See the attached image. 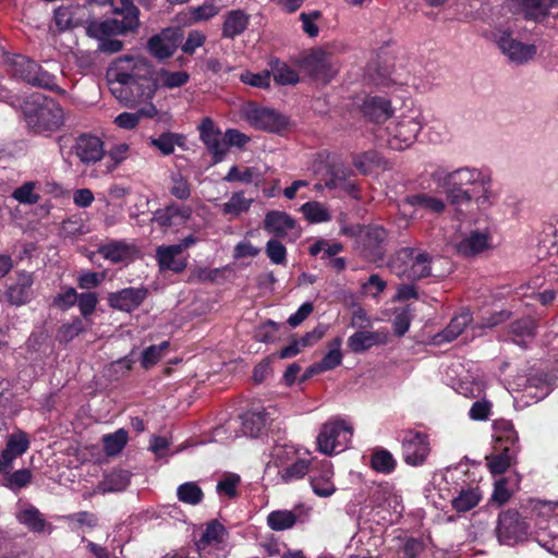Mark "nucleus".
I'll use <instances>...</instances> for the list:
<instances>
[{"instance_id": "9d476101", "label": "nucleus", "mask_w": 558, "mask_h": 558, "mask_svg": "<svg viewBox=\"0 0 558 558\" xmlns=\"http://www.w3.org/2000/svg\"><path fill=\"white\" fill-rule=\"evenodd\" d=\"M182 31L178 27H168L154 35L147 41L148 52L158 60H165L174 54L182 41Z\"/></svg>"}, {"instance_id": "e433bc0d", "label": "nucleus", "mask_w": 558, "mask_h": 558, "mask_svg": "<svg viewBox=\"0 0 558 558\" xmlns=\"http://www.w3.org/2000/svg\"><path fill=\"white\" fill-rule=\"evenodd\" d=\"M12 198L22 205H35L40 201V184L28 181L12 192Z\"/></svg>"}, {"instance_id": "c03bdc74", "label": "nucleus", "mask_w": 558, "mask_h": 558, "mask_svg": "<svg viewBox=\"0 0 558 558\" xmlns=\"http://www.w3.org/2000/svg\"><path fill=\"white\" fill-rule=\"evenodd\" d=\"M177 497L183 504L196 506L202 502L204 493L196 483L186 482L177 488Z\"/></svg>"}, {"instance_id": "39448f33", "label": "nucleus", "mask_w": 558, "mask_h": 558, "mask_svg": "<svg viewBox=\"0 0 558 558\" xmlns=\"http://www.w3.org/2000/svg\"><path fill=\"white\" fill-rule=\"evenodd\" d=\"M422 126V113L418 110H410L388 128V145L396 150L410 147L415 142Z\"/></svg>"}, {"instance_id": "ea45409f", "label": "nucleus", "mask_w": 558, "mask_h": 558, "mask_svg": "<svg viewBox=\"0 0 558 558\" xmlns=\"http://www.w3.org/2000/svg\"><path fill=\"white\" fill-rule=\"evenodd\" d=\"M482 494L478 487L462 489L452 500V507L458 512H465L478 505Z\"/></svg>"}, {"instance_id": "72a5a7b5", "label": "nucleus", "mask_w": 558, "mask_h": 558, "mask_svg": "<svg viewBox=\"0 0 558 558\" xmlns=\"http://www.w3.org/2000/svg\"><path fill=\"white\" fill-rule=\"evenodd\" d=\"M99 254L111 260L112 263L123 262L129 259L134 253V246L125 241H110L101 245L98 250Z\"/></svg>"}, {"instance_id": "052dcab7", "label": "nucleus", "mask_w": 558, "mask_h": 558, "mask_svg": "<svg viewBox=\"0 0 558 558\" xmlns=\"http://www.w3.org/2000/svg\"><path fill=\"white\" fill-rule=\"evenodd\" d=\"M223 532L225 527L220 523H218L217 521L210 522L207 525L203 536L198 541L197 548L202 549L211 542H219L221 539Z\"/></svg>"}, {"instance_id": "79ce46f5", "label": "nucleus", "mask_w": 558, "mask_h": 558, "mask_svg": "<svg viewBox=\"0 0 558 558\" xmlns=\"http://www.w3.org/2000/svg\"><path fill=\"white\" fill-rule=\"evenodd\" d=\"M155 78H157V85H161L167 88H177L185 85L189 82L190 75L185 71L171 72L161 69L155 72Z\"/></svg>"}, {"instance_id": "3c124183", "label": "nucleus", "mask_w": 558, "mask_h": 558, "mask_svg": "<svg viewBox=\"0 0 558 558\" xmlns=\"http://www.w3.org/2000/svg\"><path fill=\"white\" fill-rule=\"evenodd\" d=\"M117 15H121L123 19L119 20L123 27L124 34L136 32L140 26V10L138 8H131L128 10H112Z\"/></svg>"}, {"instance_id": "e2e57ef3", "label": "nucleus", "mask_w": 558, "mask_h": 558, "mask_svg": "<svg viewBox=\"0 0 558 558\" xmlns=\"http://www.w3.org/2000/svg\"><path fill=\"white\" fill-rule=\"evenodd\" d=\"M510 459L509 448L506 447L502 452L488 459L489 471L495 475L505 473L510 465Z\"/></svg>"}, {"instance_id": "37998d69", "label": "nucleus", "mask_w": 558, "mask_h": 558, "mask_svg": "<svg viewBox=\"0 0 558 558\" xmlns=\"http://www.w3.org/2000/svg\"><path fill=\"white\" fill-rule=\"evenodd\" d=\"M296 522V515L290 510L271 511L267 517V524L272 531L291 529Z\"/></svg>"}, {"instance_id": "0e129e2a", "label": "nucleus", "mask_w": 558, "mask_h": 558, "mask_svg": "<svg viewBox=\"0 0 558 558\" xmlns=\"http://www.w3.org/2000/svg\"><path fill=\"white\" fill-rule=\"evenodd\" d=\"M241 81L245 84L259 87V88H268L270 85V72L263 71L259 73L244 72L240 76Z\"/></svg>"}, {"instance_id": "774afa93", "label": "nucleus", "mask_w": 558, "mask_h": 558, "mask_svg": "<svg viewBox=\"0 0 558 558\" xmlns=\"http://www.w3.org/2000/svg\"><path fill=\"white\" fill-rule=\"evenodd\" d=\"M170 193L178 199H186L191 195V189L187 180L181 174L172 175V185Z\"/></svg>"}, {"instance_id": "864d4df0", "label": "nucleus", "mask_w": 558, "mask_h": 558, "mask_svg": "<svg viewBox=\"0 0 558 558\" xmlns=\"http://www.w3.org/2000/svg\"><path fill=\"white\" fill-rule=\"evenodd\" d=\"M29 447V439L24 432H16L8 437L5 449L11 452L15 458L21 457L27 451Z\"/></svg>"}, {"instance_id": "2f4dec72", "label": "nucleus", "mask_w": 558, "mask_h": 558, "mask_svg": "<svg viewBox=\"0 0 558 558\" xmlns=\"http://www.w3.org/2000/svg\"><path fill=\"white\" fill-rule=\"evenodd\" d=\"M473 320L472 314L469 310H463L458 315H456L449 323V325L436 336V342H450L458 338L466 326H469Z\"/></svg>"}, {"instance_id": "20e7f679", "label": "nucleus", "mask_w": 558, "mask_h": 558, "mask_svg": "<svg viewBox=\"0 0 558 558\" xmlns=\"http://www.w3.org/2000/svg\"><path fill=\"white\" fill-rule=\"evenodd\" d=\"M433 263L434 256L429 253L415 247H404L392 262L391 269L399 277L421 280L433 276Z\"/></svg>"}, {"instance_id": "aec40b11", "label": "nucleus", "mask_w": 558, "mask_h": 558, "mask_svg": "<svg viewBox=\"0 0 558 558\" xmlns=\"http://www.w3.org/2000/svg\"><path fill=\"white\" fill-rule=\"evenodd\" d=\"M388 332L385 329L356 330L348 338L347 345L353 353H363L373 347L386 344Z\"/></svg>"}, {"instance_id": "a878e982", "label": "nucleus", "mask_w": 558, "mask_h": 558, "mask_svg": "<svg viewBox=\"0 0 558 558\" xmlns=\"http://www.w3.org/2000/svg\"><path fill=\"white\" fill-rule=\"evenodd\" d=\"M34 283L33 274L27 271H19L17 280L10 286L7 291V299L12 305H23L27 303L32 295V286Z\"/></svg>"}, {"instance_id": "680f3d73", "label": "nucleus", "mask_w": 558, "mask_h": 558, "mask_svg": "<svg viewBox=\"0 0 558 558\" xmlns=\"http://www.w3.org/2000/svg\"><path fill=\"white\" fill-rule=\"evenodd\" d=\"M412 317L410 306L402 307L396 312L393 330L397 336H403L409 330Z\"/></svg>"}, {"instance_id": "393cba45", "label": "nucleus", "mask_w": 558, "mask_h": 558, "mask_svg": "<svg viewBox=\"0 0 558 558\" xmlns=\"http://www.w3.org/2000/svg\"><path fill=\"white\" fill-rule=\"evenodd\" d=\"M362 111L369 120L377 123L388 120L393 113L390 100L377 95H369L364 99Z\"/></svg>"}, {"instance_id": "4c0bfd02", "label": "nucleus", "mask_w": 558, "mask_h": 558, "mask_svg": "<svg viewBox=\"0 0 558 558\" xmlns=\"http://www.w3.org/2000/svg\"><path fill=\"white\" fill-rule=\"evenodd\" d=\"M156 113L157 109L155 106L153 104H148L137 112H123L119 114L114 119V122L119 128L131 130L138 124L142 117L153 118Z\"/></svg>"}, {"instance_id": "4468645a", "label": "nucleus", "mask_w": 558, "mask_h": 558, "mask_svg": "<svg viewBox=\"0 0 558 558\" xmlns=\"http://www.w3.org/2000/svg\"><path fill=\"white\" fill-rule=\"evenodd\" d=\"M244 117L253 128L269 132H278L287 124L286 118L277 111L253 104L244 109Z\"/></svg>"}, {"instance_id": "5701e85b", "label": "nucleus", "mask_w": 558, "mask_h": 558, "mask_svg": "<svg viewBox=\"0 0 558 558\" xmlns=\"http://www.w3.org/2000/svg\"><path fill=\"white\" fill-rule=\"evenodd\" d=\"M492 235L488 231H472L464 236L456 246L460 255L475 256L490 247Z\"/></svg>"}, {"instance_id": "69168bd1", "label": "nucleus", "mask_w": 558, "mask_h": 558, "mask_svg": "<svg viewBox=\"0 0 558 558\" xmlns=\"http://www.w3.org/2000/svg\"><path fill=\"white\" fill-rule=\"evenodd\" d=\"M320 11H312L308 13L302 12L300 14V20L302 22L303 32L310 37H316L318 35V26L316 25V21L320 19Z\"/></svg>"}, {"instance_id": "c756f323", "label": "nucleus", "mask_w": 558, "mask_h": 558, "mask_svg": "<svg viewBox=\"0 0 558 558\" xmlns=\"http://www.w3.org/2000/svg\"><path fill=\"white\" fill-rule=\"evenodd\" d=\"M250 23V15L243 10H231L225 15L221 35L225 38L233 39L243 34Z\"/></svg>"}, {"instance_id": "4be33fe9", "label": "nucleus", "mask_w": 558, "mask_h": 558, "mask_svg": "<svg viewBox=\"0 0 558 558\" xmlns=\"http://www.w3.org/2000/svg\"><path fill=\"white\" fill-rule=\"evenodd\" d=\"M156 258L162 270L182 272L187 266V259L180 252V246L161 245L156 248Z\"/></svg>"}, {"instance_id": "09e8293b", "label": "nucleus", "mask_w": 558, "mask_h": 558, "mask_svg": "<svg viewBox=\"0 0 558 558\" xmlns=\"http://www.w3.org/2000/svg\"><path fill=\"white\" fill-rule=\"evenodd\" d=\"M371 465L377 472L389 474L396 468V460L388 450L378 449L372 454Z\"/></svg>"}, {"instance_id": "bf43d9fd", "label": "nucleus", "mask_w": 558, "mask_h": 558, "mask_svg": "<svg viewBox=\"0 0 558 558\" xmlns=\"http://www.w3.org/2000/svg\"><path fill=\"white\" fill-rule=\"evenodd\" d=\"M169 348V342L163 341L158 345H150L146 348L142 354V365L149 368L155 365L163 355V352Z\"/></svg>"}, {"instance_id": "13d9d810", "label": "nucleus", "mask_w": 558, "mask_h": 558, "mask_svg": "<svg viewBox=\"0 0 558 558\" xmlns=\"http://www.w3.org/2000/svg\"><path fill=\"white\" fill-rule=\"evenodd\" d=\"M265 252L271 263L277 265H286L287 248L280 241L276 239L269 240L266 243Z\"/></svg>"}, {"instance_id": "4d7b16f0", "label": "nucleus", "mask_w": 558, "mask_h": 558, "mask_svg": "<svg viewBox=\"0 0 558 558\" xmlns=\"http://www.w3.org/2000/svg\"><path fill=\"white\" fill-rule=\"evenodd\" d=\"M88 327V322L75 318L71 324H65L60 327L58 337L62 341H71L73 338L85 331Z\"/></svg>"}, {"instance_id": "cd10ccee", "label": "nucleus", "mask_w": 558, "mask_h": 558, "mask_svg": "<svg viewBox=\"0 0 558 558\" xmlns=\"http://www.w3.org/2000/svg\"><path fill=\"white\" fill-rule=\"evenodd\" d=\"M295 227V220L284 211L270 210L264 219V229L278 238H284Z\"/></svg>"}, {"instance_id": "dca6fc26", "label": "nucleus", "mask_w": 558, "mask_h": 558, "mask_svg": "<svg viewBox=\"0 0 558 558\" xmlns=\"http://www.w3.org/2000/svg\"><path fill=\"white\" fill-rule=\"evenodd\" d=\"M513 12L526 21L542 23L558 8V0H509Z\"/></svg>"}, {"instance_id": "6ab92c4d", "label": "nucleus", "mask_w": 558, "mask_h": 558, "mask_svg": "<svg viewBox=\"0 0 558 558\" xmlns=\"http://www.w3.org/2000/svg\"><path fill=\"white\" fill-rule=\"evenodd\" d=\"M363 253L372 262L380 260L384 256L383 245L387 240V232L383 227H365L360 232Z\"/></svg>"}, {"instance_id": "1a4fd4ad", "label": "nucleus", "mask_w": 558, "mask_h": 558, "mask_svg": "<svg viewBox=\"0 0 558 558\" xmlns=\"http://www.w3.org/2000/svg\"><path fill=\"white\" fill-rule=\"evenodd\" d=\"M497 46L509 62L517 65L533 61L537 54L536 45L522 43L510 33H502L497 39Z\"/></svg>"}, {"instance_id": "ddd939ff", "label": "nucleus", "mask_w": 558, "mask_h": 558, "mask_svg": "<svg viewBox=\"0 0 558 558\" xmlns=\"http://www.w3.org/2000/svg\"><path fill=\"white\" fill-rule=\"evenodd\" d=\"M429 440L426 434L408 430L402 439L403 460L409 465L423 464L429 454Z\"/></svg>"}, {"instance_id": "473e14b6", "label": "nucleus", "mask_w": 558, "mask_h": 558, "mask_svg": "<svg viewBox=\"0 0 558 558\" xmlns=\"http://www.w3.org/2000/svg\"><path fill=\"white\" fill-rule=\"evenodd\" d=\"M253 204V198H246L243 191L234 192L230 198L221 204L220 211L223 216L232 220L242 214L248 211Z\"/></svg>"}, {"instance_id": "9b49d317", "label": "nucleus", "mask_w": 558, "mask_h": 558, "mask_svg": "<svg viewBox=\"0 0 558 558\" xmlns=\"http://www.w3.org/2000/svg\"><path fill=\"white\" fill-rule=\"evenodd\" d=\"M198 131L202 142L213 156L214 163L221 162L227 156L226 135L208 117L202 120Z\"/></svg>"}, {"instance_id": "a18cd8bd", "label": "nucleus", "mask_w": 558, "mask_h": 558, "mask_svg": "<svg viewBox=\"0 0 558 558\" xmlns=\"http://www.w3.org/2000/svg\"><path fill=\"white\" fill-rule=\"evenodd\" d=\"M3 476L2 485L13 492H17L28 486L33 477L32 472L27 469L17 470L13 473L8 471Z\"/></svg>"}, {"instance_id": "5fc2aeb1", "label": "nucleus", "mask_w": 558, "mask_h": 558, "mask_svg": "<svg viewBox=\"0 0 558 558\" xmlns=\"http://www.w3.org/2000/svg\"><path fill=\"white\" fill-rule=\"evenodd\" d=\"M150 143L161 154L171 155L174 151L175 145L182 144V136L174 133H162L159 137L151 138Z\"/></svg>"}, {"instance_id": "c9c22d12", "label": "nucleus", "mask_w": 558, "mask_h": 558, "mask_svg": "<svg viewBox=\"0 0 558 558\" xmlns=\"http://www.w3.org/2000/svg\"><path fill=\"white\" fill-rule=\"evenodd\" d=\"M223 180L227 182H241L245 184L254 183L257 186L263 180V174L255 167H245L240 169L238 166H232Z\"/></svg>"}, {"instance_id": "c85d7f7f", "label": "nucleus", "mask_w": 558, "mask_h": 558, "mask_svg": "<svg viewBox=\"0 0 558 558\" xmlns=\"http://www.w3.org/2000/svg\"><path fill=\"white\" fill-rule=\"evenodd\" d=\"M353 172L350 168L343 165H333L328 173V178L325 180V185L329 189H341L347 193L354 195L355 183L351 180Z\"/></svg>"}, {"instance_id": "58836bf2", "label": "nucleus", "mask_w": 558, "mask_h": 558, "mask_svg": "<svg viewBox=\"0 0 558 558\" xmlns=\"http://www.w3.org/2000/svg\"><path fill=\"white\" fill-rule=\"evenodd\" d=\"M408 202L412 206H416L434 214H441L447 207L444 199L426 193L412 195L408 198Z\"/></svg>"}, {"instance_id": "f704fd0d", "label": "nucleus", "mask_w": 558, "mask_h": 558, "mask_svg": "<svg viewBox=\"0 0 558 558\" xmlns=\"http://www.w3.org/2000/svg\"><path fill=\"white\" fill-rule=\"evenodd\" d=\"M268 423L267 413L263 411L247 412L242 416V432L250 437H257L262 434Z\"/></svg>"}, {"instance_id": "bb28decb", "label": "nucleus", "mask_w": 558, "mask_h": 558, "mask_svg": "<svg viewBox=\"0 0 558 558\" xmlns=\"http://www.w3.org/2000/svg\"><path fill=\"white\" fill-rule=\"evenodd\" d=\"M192 208L187 205L170 204L165 209L158 210L155 220L163 227H172L185 223L192 217Z\"/></svg>"}, {"instance_id": "2eb2a0df", "label": "nucleus", "mask_w": 558, "mask_h": 558, "mask_svg": "<svg viewBox=\"0 0 558 558\" xmlns=\"http://www.w3.org/2000/svg\"><path fill=\"white\" fill-rule=\"evenodd\" d=\"M89 19L90 10L83 3L60 5L54 10L53 14L56 27L60 32H65L82 25L86 26Z\"/></svg>"}, {"instance_id": "423d86ee", "label": "nucleus", "mask_w": 558, "mask_h": 558, "mask_svg": "<svg viewBox=\"0 0 558 558\" xmlns=\"http://www.w3.org/2000/svg\"><path fill=\"white\" fill-rule=\"evenodd\" d=\"M9 64L13 76L32 86L51 90L58 88L56 76L25 56H14Z\"/></svg>"}, {"instance_id": "6e6552de", "label": "nucleus", "mask_w": 558, "mask_h": 558, "mask_svg": "<svg viewBox=\"0 0 558 558\" xmlns=\"http://www.w3.org/2000/svg\"><path fill=\"white\" fill-rule=\"evenodd\" d=\"M352 427L343 420L328 421L317 436L318 450L327 456L343 451L352 436Z\"/></svg>"}, {"instance_id": "412c9836", "label": "nucleus", "mask_w": 558, "mask_h": 558, "mask_svg": "<svg viewBox=\"0 0 558 558\" xmlns=\"http://www.w3.org/2000/svg\"><path fill=\"white\" fill-rule=\"evenodd\" d=\"M147 295L143 288H126L121 291L110 293L108 296L109 305L123 312H132L137 308Z\"/></svg>"}, {"instance_id": "49530a36", "label": "nucleus", "mask_w": 558, "mask_h": 558, "mask_svg": "<svg viewBox=\"0 0 558 558\" xmlns=\"http://www.w3.org/2000/svg\"><path fill=\"white\" fill-rule=\"evenodd\" d=\"M341 344L342 339L340 337L335 338L329 342V351L325 354V356L319 362L320 369L329 371L339 366L342 362V353H341Z\"/></svg>"}, {"instance_id": "7ed1b4c3", "label": "nucleus", "mask_w": 558, "mask_h": 558, "mask_svg": "<svg viewBox=\"0 0 558 558\" xmlns=\"http://www.w3.org/2000/svg\"><path fill=\"white\" fill-rule=\"evenodd\" d=\"M25 121L34 132L56 131L64 123L62 107L52 98L34 95L23 106Z\"/></svg>"}, {"instance_id": "a19ab883", "label": "nucleus", "mask_w": 558, "mask_h": 558, "mask_svg": "<svg viewBox=\"0 0 558 558\" xmlns=\"http://www.w3.org/2000/svg\"><path fill=\"white\" fill-rule=\"evenodd\" d=\"M128 432L123 428L102 436L104 451L107 456H117L126 446Z\"/></svg>"}, {"instance_id": "b1692460", "label": "nucleus", "mask_w": 558, "mask_h": 558, "mask_svg": "<svg viewBox=\"0 0 558 558\" xmlns=\"http://www.w3.org/2000/svg\"><path fill=\"white\" fill-rule=\"evenodd\" d=\"M85 32L88 37L97 40L111 36L125 35L118 19L99 21L94 19L92 13L90 19L86 23Z\"/></svg>"}, {"instance_id": "f257e3e1", "label": "nucleus", "mask_w": 558, "mask_h": 558, "mask_svg": "<svg viewBox=\"0 0 558 558\" xmlns=\"http://www.w3.org/2000/svg\"><path fill=\"white\" fill-rule=\"evenodd\" d=\"M106 76L111 94L126 106L151 99L158 89L155 71L142 57L116 59Z\"/></svg>"}, {"instance_id": "f3484780", "label": "nucleus", "mask_w": 558, "mask_h": 558, "mask_svg": "<svg viewBox=\"0 0 558 558\" xmlns=\"http://www.w3.org/2000/svg\"><path fill=\"white\" fill-rule=\"evenodd\" d=\"M72 151L86 166L96 163L105 156L104 142L95 135L82 134L76 137Z\"/></svg>"}, {"instance_id": "6e6d98bb", "label": "nucleus", "mask_w": 558, "mask_h": 558, "mask_svg": "<svg viewBox=\"0 0 558 558\" xmlns=\"http://www.w3.org/2000/svg\"><path fill=\"white\" fill-rule=\"evenodd\" d=\"M272 75L275 82L280 85H294L299 82V74L287 64L278 61L272 66Z\"/></svg>"}, {"instance_id": "338daca9", "label": "nucleus", "mask_w": 558, "mask_h": 558, "mask_svg": "<svg viewBox=\"0 0 558 558\" xmlns=\"http://www.w3.org/2000/svg\"><path fill=\"white\" fill-rule=\"evenodd\" d=\"M220 11V7L213 2H205L204 4L192 9V19L195 22L207 21L216 16Z\"/></svg>"}, {"instance_id": "7c9ffc66", "label": "nucleus", "mask_w": 558, "mask_h": 558, "mask_svg": "<svg viewBox=\"0 0 558 558\" xmlns=\"http://www.w3.org/2000/svg\"><path fill=\"white\" fill-rule=\"evenodd\" d=\"M332 475L331 464L327 461L322 462L318 473L311 476V486L317 496L329 497L336 492Z\"/></svg>"}, {"instance_id": "0eeeda50", "label": "nucleus", "mask_w": 558, "mask_h": 558, "mask_svg": "<svg viewBox=\"0 0 558 558\" xmlns=\"http://www.w3.org/2000/svg\"><path fill=\"white\" fill-rule=\"evenodd\" d=\"M304 72L314 81L328 84L338 74V60L324 49H313L301 61Z\"/></svg>"}, {"instance_id": "f8f14e48", "label": "nucleus", "mask_w": 558, "mask_h": 558, "mask_svg": "<svg viewBox=\"0 0 558 558\" xmlns=\"http://www.w3.org/2000/svg\"><path fill=\"white\" fill-rule=\"evenodd\" d=\"M496 531L501 543L510 544L526 536L529 524L515 510H507L500 513Z\"/></svg>"}, {"instance_id": "603ef678", "label": "nucleus", "mask_w": 558, "mask_h": 558, "mask_svg": "<svg viewBox=\"0 0 558 558\" xmlns=\"http://www.w3.org/2000/svg\"><path fill=\"white\" fill-rule=\"evenodd\" d=\"M302 213L306 217L307 220L311 222H324L328 221L330 219V214L328 213L327 208L317 202H308L305 203L301 207Z\"/></svg>"}, {"instance_id": "f03ea898", "label": "nucleus", "mask_w": 558, "mask_h": 558, "mask_svg": "<svg viewBox=\"0 0 558 558\" xmlns=\"http://www.w3.org/2000/svg\"><path fill=\"white\" fill-rule=\"evenodd\" d=\"M430 178L442 190L447 201L457 208L473 201L478 208H488L497 198L492 189L490 175L477 168L461 167L452 171L437 168Z\"/></svg>"}, {"instance_id": "de8ad7c7", "label": "nucleus", "mask_w": 558, "mask_h": 558, "mask_svg": "<svg viewBox=\"0 0 558 558\" xmlns=\"http://www.w3.org/2000/svg\"><path fill=\"white\" fill-rule=\"evenodd\" d=\"M130 484V474L126 471H113L106 476L101 488L106 493L124 490Z\"/></svg>"}, {"instance_id": "a211bd4d", "label": "nucleus", "mask_w": 558, "mask_h": 558, "mask_svg": "<svg viewBox=\"0 0 558 558\" xmlns=\"http://www.w3.org/2000/svg\"><path fill=\"white\" fill-rule=\"evenodd\" d=\"M16 521L33 533L51 534L53 525L45 519L38 508L32 504H20L15 512Z\"/></svg>"}, {"instance_id": "8fccbe9b", "label": "nucleus", "mask_w": 558, "mask_h": 558, "mask_svg": "<svg viewBox=\"0 0 558 558\" xmlns=\"http://www.w3.org/2000/svg\"><path fill=\"white\" fill-rule=\"evenodd\" d=\"M310 471V461L300 459L280 471V477L284 483L303 478Z\"/></svg>"}]
</instances>
